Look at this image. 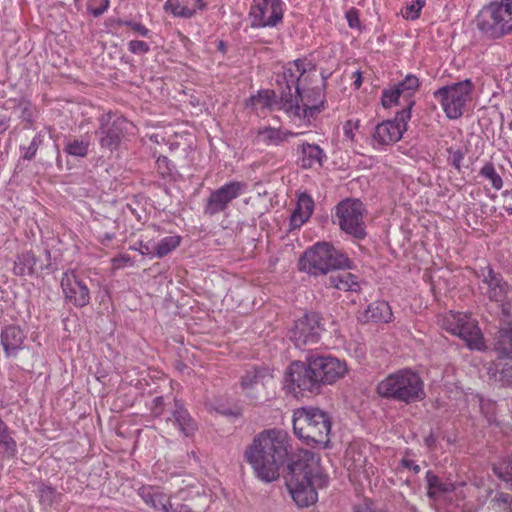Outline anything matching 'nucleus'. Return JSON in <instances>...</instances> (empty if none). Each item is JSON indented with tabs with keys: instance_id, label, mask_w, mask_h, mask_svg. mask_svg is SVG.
Instances as JSON below:
<instances>
[{
	"instance_id": "nucleus-1",
	"label": "nucleus",
	"mask_w": 512,
	"mask_h": 512,
	"mask_svg": "<svg viewBox=\"0 0 512 512\" xmlns=\"http://www.w3.org/2000/svg\"><path fill=\"white\" fill-rule=\"evenodd\" d=\"M303 449L294 452L292 439L282 429H267L260 432L246 448L245 458L256 477L264 483H271L280 476L281 469L297 460Z\"/></svg>"
},
{
	"instance_id": "nucleus-2",
	"label": "nucleus",
	"mask_w": 512,
	"mask_h": 512,
	"mask_svg": "<svg viewBox=\"0 0 512 512\" xmlns=\"http://www.w3.org/2000/svg\"><path fill=\"white\" fill-rule=\"evenodd\" d=\"M311 69L310 62L296 59L284 65L275 75L280 98L279 108L293 120L309 122L324 108L325 99L321 88L314 91L319 97L318 102L307 101L300 105L303 102L302 92L308 78L307 73Z\"/></svg>"
},
{
	"instance_id": "nucleus-3",
	"label": "nucleus",
	"mask_w": 512,
	"mask_h": 512,
	"mask_svg": "<svg viewBox=\"0 0 512 512\" xmlns=\"http://www.w3.org/2000/svg\"><path fill=\"white\" fill-rule=\"evenodd\" d=\"M319 458L311 451H301L297 460L289 464L285 476L286 487L298 507L305 508L318 500L317 488L327 484L317 465Z\"/></svg>"
},
{
	"instance_id": "nucleus-4",
	"label": "nucleus",
	"mask_w": 512,
	"mask_h": 512,
	"mask_svg": "<svg viewBox=\"0 0 512 512\" xmlns=\"http://www.w3.org/2000/svg\"><path fill=\"white\" fill-rule=\"evenodd\" d=\"M331 417L318 407H301L293 413L294 434L314 449L330 448Z\"/></svg>"
},
{
	"instance_id": "nucleus-5",
	"label": "nucleus",
	"mask_w": 512,
	"mask_h": 512,
	"mask_svg": "<svg viewBox=\"0 0 512 512\" xmlns=\"http://www.w3.org/2000/svg\"><path fill=\"white\" fill-rule=\"evenodd\" d=\"M352 267V260L343 251L326 241L317 242L306 249L299 260L300 270L315 277Z\"/></svg>"
},
{
	"instance_id": "nucleus-6",
	"label": "nucleus",
	"mask_w": 512,
	"mask_h": 512,
	"mask_svg": "<svg viewBox=\"0 0 512 512\" xmlns=\"http://www.w3.org/2000/svg\"><path fill=\"white\" fill-rule=\"evenodd\" d=\"M377 393L382 398L411 404L424 399V382L417 372L404 368L381 380L377 385Z\"/></svg>"
},
{
	"instance_id": "nucleus-7",
	"label": "nucleus",
	"mask_w": 512,
	"mask_h": 512,
	"mask_svg": "<svg viewBox=\"0 0 512 512\" xmlns=\"http://www.w3.org/2000/svg\"><path fill=\"white\" fill-rule=\"evenodd\" d=\"M481 35L498 40L512 33V0H493L484 5L475 17Z\"/></svg>"
},
{
	"instance_id": "nucleus-8",
	"label": "nucleus",
	"mask_w": 512,
	"mask_h": 512,
	"mask_svg": "<svg viewBox=\"0 0 512 512\" xmlns=\"http://www.w3.org/2000/svg\"><path fill=\"white\" fill-rule=\"evenodd\" d=\"M476 276L480 280L479 289L489 301L497 304L501 310L502 321L512 320V287L490 265L479 267Z\"/></svg>"
},
{
	"instance_id": "nucleus-9",
	"label": "nucleus",
	"mask_w": 512,
	"mask_h": 512,
	"mask_svg": "<svg viewBox=\"0 0 512 512\" xmlns=\"http://www.w3.org/2000/svg\"><path fill=\"white\" fill-rule=\"evenodd\" d=\"M474 85L470 79L445 85L433 92V97L441 105L446 117L451 120L463 116L472 100Z\"/></svg>"
},
{
	"instance_id": "nucleus-10",
	"label": "nucleus",
	"mask_w": 512,
	"mask_h": 512,
	"mask_svg": "<svg viewBox=\"0 0 512 512\" xmlns=\"http://www.w3.org/2000/svg\"><path fill=\"white\" fill-rule=\"evenodd\" d=\"M441 326L463 339L470 349L482 350L485 347L477 321L467 313L449 311L442 316Z\"/></svg>"
},
{
	"instance_id": "nucleus-11",
	"label": "nucleus",
	"mask_w": 512,
	"mask_h": 512,
	"mask_svg": "<svg viewBox=\"0 0 512 512\" xmlns=\"http://www.w3.org/2000/svg\"><path fill=\"white\" fill-rule=\"evenodd\" d=\"M98 121L99 127L95 134L101 149L113 152L127 135L133 133L134 125L123 116L109 112L101 115Z\"/></svg>"
},
{
	"instance_id": "nucleus-12",
	"label": "nucleus",
	"mask_w": 512,
	"mask_h": 512,
	"mask_svg": "<svg viewBox=\"0 0 512 512\" xmlns=\"http://www.w3.org/2000/svg\"><path fill=\"white\" fill-rule=\"evenodd\" d=\"M285 387L294 395L318 393L322 387L316 369L312 367V356L307 362H292L285 372Z\"/></svg>"
},
{
	"instance_id": "nucleus-13",
	"label": "nucleus",
	"mask_w": 512,
	"mask_h": 512,
	"mask_svg": "<svg viewBox=\"0 0 512 512\" xmlns=\"http://www.w3.org/2000/svg\"><path fill=\"white\" fill-rule=\"evenodd\" d=\"M365 208L358 199H346L336 206V218L342 231L356 239L366 236L364 223Z\"/></svg>"
},
{
	"instance_id": "nucleus-14",
	"label": "nucleus",
	"mask_w": 512,
	"mask_h": 512,
	"mask_svg": "<svg viewBox=\"0 0 512 512\" xmlns=\"http://www.w3.org/2000/svg\"><path fill=\"white\" fill-rule=\"evenodd\" d=\"M284 8L282 0H253L249 10L251 27H276L283 21Z\"/></svg>"
},
{
	"instance_id": "nucleus-15",
	"label": "nucleus",
	"mask_w": 512,
	"mask_h": 512,
	"mask_svg": "<svg viewBox=\"0 0 512 512\" xmlns=\"http://www.w3.org/2000/svg\"><path fill=\"white\" fill-rule=\"evenodd\" d=\"M410 109H403L396 114L393 120L379 123L372 134V144L376 149L391 145L402 138L410 119Z\"/></svg>"
},
{
	"instance_id": "nucleus-16",
	"label": "nucleus",
	"mask_w": 512,
	"mask_h": 512,
	"mask_svg": "<svg viewBox=\"0 0 512 512\" xmlns=\"http://www.w3.org/2000/svg\"><path fill=\"white\" fill-rule=\"evenodd\" d=\"M320 320L318 313L310 312L295 321V325L290 331V339L296 348L302 349L306 345L319 341L323 330Z\"/></svg>"
},
{
	"instance_id": "nucleus-17",
	"label": "nucleus",
	"mask_w": 512,
	"mask_h": 512,
	"mask_svg": "<svg viewBox=\"0 0 512 512\" xmlns=\"http://www.w3.org/2000/svg\"><path fill=\"white\" fill-rule=\"evenodd\" d=\"M272 378V372L268 367L255 366L246 370L240 383L244 396L251 403L260 402L266 394V385Z\"/></svg>"
},
{
	"instance_id": "nucleus-18",
	"label": "nucleus",
	"mask_w": 512,
	"mask_h": 512,
	"mask_svg": "<svg viewBox=\"0 0 512 512\" xmlns=\"http://www.w3.org/2000/svg\"><path fill=\"white\" fill-rule=\"evenodd\" d=\"M246 184L230 181L211 191L204 206V214L213 216L225 211L228 205L245 192Z\"/></svg>"
},
{
	"instance_id": "nucleus-19",
	"label": "nucleus",
	"mask_w": 512,
	"mask_h": 512,
	"mask_svg": "<svg viewBox=\"0 0 512 512\" xmlns=\"http://www.w3.org/2000/svg\"><path fill=\"white\" fill-rule=\"evenodd\" d=\"M61 288L68 303L79 308L89 304L91 298L89 288L74 271H66L63 274Z\"/></svg>"
},
{
	"instance_id": "nucleus-20",
	"label": "nucleus",
	"mask_w": 512,
	"mask_h": 512,
	"mask_svg": "<svg viewBox=\"0 0 512 512\" xmlns=\"http://www.w3.org/2000/svg\"><path fill=\"white\" fill-rule=\"evenodd\" d=\"M312 367L316 369L321 385L336 382L347 370L344 362L331 356L312 355Z\"/></svg>"
},
{
	"instance_id": "nucleus-21",
	"label": "nucleus",
	"mask_w": 512,
	"mask_h": 512,
	"mask_svg": "<svg viewBox=\"0 0 512 512\" xmlns=\"http://www.w3.org/2000/svg\"><path fill=\"white\" fill-rule=\"evenodd\" d=\"M165 420L168 425H172L184 436H191L197 429L196 422L179 400H174V404L169 410V416Z\"/></svg>"
},
{
	"instance_id": "nucleus-22",
	"label": "nucleus",
	"mask_w": 512,
	"mask_h": 512,
	"mask_svg": "<svg viewBox=\"0 0 512 512\" xmlns=\"http://www.w3.org/2000/svg\"><path fill=\"white\" fill-rule=\"evenodd\" d=\"M26 335L20 326L15 324L6 325L0 334V344L7 358L16 357L24 348Z\"/></svg>"
},
{
	"instance_id": "nucleus-23",
	"label": "nucleus",
	"mask_w": 512,
	"mask_h": 512,
	"mask_svg": "<svg viewBox=\"0 0 512 512\" xmlns=\"http://www.w3.org/2000/svg\"><path fill=\"white\" fill-rule=\"evenodd\" d=\"M301 134L302 132L294 133L289 130L267 126L258 129L256 142L266 146H279L288 141L290 137H297Z\"/></svg>"
},
{
	"instance_id": "nucleus-24",
	"label": "nucleus",
	"mask_w": 512,
	"mask_h": 512,
	"mask_svg": "<svg viewBox=\"0 0 512 512\" xmlns=\"http://www.w3.org/2000/svg\"><path fill=\"white\" fill-rule=\"evenodd\" d=\"M314 210V201L306 193L298 197L297 205L290 217V226L293 229L301 227L309 220Z\"/></svg>"
},
{
	"instance_id": "nucleus-25",
	"label": "nucleus",
	"mask_w": 512,
	"mask_h": 512,
	"mask_svg": "<svg viewBox=\"0 0 512 512\" xmlns=\"http://www.w3.org/2000/svg\"><path fill=\"white\" fill-rule=\"evenodd\" d=\"M138 494L142 500L153 509L160 512H167L170 498L163 493L159 487L143 486L139 489Z\"/></svg>"
},
{
	"instance_id": "nucleus-26",
	"label": "nucleus",
	"mask_w": 512,
	"mask_h": 512,
	"mask_svg": "<svg viewBox=\"0 0 512 512\" xmlns=\"http://www.w3.org/2000/svg\"><path fill=\"white\" fill-rule=\"evenodd\" d=\"M392 310L386 301H375L368 305L361 315L364 322L388 323L392 319Z\"/></svg>"
},
{
	"instance_id": "nucleus-27",
	"label": "nucleus",
	"mask_w": 512,
	"mask_h": 512,
	"mask_svg": "<svg viewBox=\"0 0 512 512\" xmlns=\"http://www.w3.org/2000/svg\"><path fill=\"white\" fill-rule=\"evenodd\" d=\"M328 286L346 292H359L361 289V282L358 277L350 272L342 271L330 275L328 279Z\"/></svg>"
},
{
	"instance_id": "nucleus-28",
	"label": "nucleus",
	"mask_w": 512,
	"mask_h": 512,
	"mask_svg": "<svg viewBox=\"0 0 512 512\" xmlns=\"http://www.w3.org/2000/svg\"><path fill=\"white\" fill-rule=\"evenodd\" d=\"M301 154V166L303 168H312L315 165L321 167L327 158L322 148L310 143H302Z\"/></svg>"
},
{
	"instance_id": "nucleus-29",
	"label": "nucleus",
	"mask_w": 512,
	"mask_h": 512,
	"mask_svg": "<svg viewBox=\"0 0 512 512\" xmlns=\"http://www.w3.org/2000/svg\"><path fill=\"white\" fill-rule=\"evenodd\" d=\"M91 145V137L85 134L81 137H69L65 141L63 151L75 158H85Z\"/></svg>"
},
{
	"instance_id": "nucleus-30",
	"label": "nucleus",
	"mask_w": 512,
	"mask_h": 512,
	"mask_svg": "<svg viewBox=\"0 0 512 512\" xmlns=\"http://www.w3.org/2000/svg\"><path fill=\"white\" fill-rule=\"evenodd\" d=\"M427 481V494L432 499H440L445 494L454 490V484L451 482H444L432 471L426 473Z\"/></svg>"
},
{
	"instance_id": "nucleus-31",
	"label": "nucleus",
	"mask_w": 512,
	"mask_h": 512,
	"mask_svg": "<svg viewBox=\"0 0 512 512\" xmlns=\"http://www.w3.org/2000/svg\"><path fill=\"white\" fill-rule=\"evenodd\" d=\"M36 262L32 251L23 252L16 257L13 272L17 276L31 275L34 273Z\"/></svg>"
},
{
	"instance_id": "nucleus-32",
	"label": "nucleus",
	"mask_w": 512,
	"mask_h": 512,
	"mask_svg": "<svg viewBox=\"0 0 512 512\" xmlns=\"http://www.w3.org/2000/svg\"><path fill=\"white\" fill-rule=\"evenodd\" d=\"M495 349L501 357H512V326L500 329Z\"/></svg>"
},
{
	"instance_id": "nucleus-33",
	"label": "nucleus",
	"mask_w": 512,
	"mask_h": 512,
	"mask_svg": "<svg viewBox=\"0 0 512 512\" xmlns=\"http://www.w3.org/2000/svg\"><path fill=\"white\" fill-rule=\"evenodd\" d=\"M494 474L512 489V454L493 465Z\"/></svg>"
},
{
	"instance_id": "nucleus-34",
	"label": "nucleus",
	"mask_w": 512,
	"mask_h": 512,
	"mask_svg": "<svg viewBox=\"0 0 512 512\" xmlns=\"http://www.w3.org/2000/svg\"><path fill=\"white\" fill-rule=\"evenodd\" d=\"M181 242V237L178 235L166 236L158 243H155V257L163 258L174 249H176Z\"/></svg>"
},
{
	"instance_id": "nucleus-35",
	"label": "nucleus",
	"mask_w": 512,
	"mask_h": 512,
	"mask_svg": "<svg viewBox=\"0 0 512 512\" xmlns=\"http://www.w3.org/2000/svg\"><path fill=\"white\" fill-rule=\"evenodd\" d=\"M164 9L170 11L174 16L182 18H191L196 13V8L183 5L180 0H167L164 4Z\"/></svg>"
},
{
	"instance_id": "nucleus-36",
	"label": "nucleus",
	"mask_w": 512,
	"mask_h": 512,
	"mask_svg": "<svg viewBox=\"0 0 512 512\" xmlns=\"http://www.w3.org/2000/svg\"><path fill=\"white\" fill-rule=\"evenodd\" d=\"M479 175L489 180L494 189L500 190L503 187V180L501 176L496 172L492 162H486L480 169Z\"/></svg>"
},
{
	"instance_id": "nucleus-37",
	"label": "nucleus",
	"mask_w": 512,
	"mask_h": 512,
	"mask_svg": "<svg viewBox=\"0 0 512 512\" xmlns=\"http://www.w3.org/2000/svg\"><path fill=\"white\" fill-rule=\"evenodd\" d=\"M394 85L399 88L403 97H409L418 89L420 81L416 75L407 74L402 81Z\"/></svg>"
},
{
	"instance_id": "nucleus-38",
	"label": "nucleus",
	"mask_w": 512,
	"mask_h": 512,
	"mask_svg": "<svg viewBox=\"0 0 512 512\" xmlns=\"http://www.w3.org/2000/svg\"><path fill=\"white\" fill-rule=\"evenodd\" d=\"M43 142H44V133L40 131L33 137L29 146H27V147L20 146V150L22 152V158L24 160H28V161L32 160L35 157L38 148L43 144Z\"/></svg>"
},
{
	"instance_id": "nucleus-39",
	"label": "nucleus",
	"mask_w": 512,
	"mask_h": 512,
	"mask_svg": "<svg viewBox=\"0 0 512 512\" xmlns=\"http://www.w3.org/2000/svg\"><path fill=\"white\" fill-rule=\"evenodd\" d=\"M156 169L158 175L164 180L173 179L175 166L174 164L166 157L159 156L156 160Z\"/></svg>"
},
{
	"instance_id": "nucleus-40",
	"label": "nucleus",
	"mask_w": 512,
	"mask_h": 512,
	"mask_svg": "<svg viewBox=\"0 0 512 512\" xmlns=\"http://www.w3.org/2000/svg\"><path fill=\"white\" fill-rule=\"evenodd\" d=\"M400 97H403V95L400 93L399 88H396L395 85H393L382 91L381 103L383 107L390 108L398 104Z\"/></svg>"
},
{
	"instance_id": "nucleus-41",
	"label": "nucleus",
	"mask_w": 512,
	"mask_h": 512,
	"mask_svg": "<svg viewBox=\"0 0 512 512\" xmlns=\"http://www.w3.org/2000/svg\"><path fill=\"white\" fill-rule=\"evenodd\" d=\"M56 490L48 485L41 484L38 486V496L40 498L41 503L44 505H52L56 499Z\"/></svg>"
},
{
	"instance_id": "nucleus-42",
	"label": "nucleus",
	"mask_w": 512,
	"mask_h": 512,
	"mask_svg": "<svg viewBox=\"0 0 512 512\" xmlns=\"http://www.w3.org/2000/svg\"><path fill=\"white\" fill-rule=\"evenodd\" d=\"M275 92L269 90L260 91L256 96L251 97L253 105L262 104L263 107H271L274 103Z\"/></svg>"
},
{
	"instance_id": "nucleus-43",
	"label": "nucleus",
	"mask_w": 512,
	"mask_h": 512,
	"mask_svg": "<svg viewBox=\"0 0 512 512\" xmlns=\"http://www.w3.org/2000/svg\"><path fill=\"white\" fill-rule=\"evenodd\" d=\"M425 5V0H416L411 4L407 5L404 12L403 17L410 20H415L419 18L420 12Z\"/></svg>"
},
{
	"instance_id": "nucleus-44",
	"label": "nucleus",
	"mask_w": 512,
	"mask_h": 512,
	"mask_svg": "<svg viewBox=\"0 0 512 512\" xmlns=\"http://www.w3.org/2000/svg\"><path fill=\"white\" fill-rule=\"evenodd\" d=\"M109 5L110 0H90L87 6V10L94 17H99L108 10Z\"/></svg>"
},
{
	"instance_id": "nucleus-45",
	"label": "nucleus",
	"mask_w": 512,
	"mask_h": 512,
	"mask_svg": "<svg viewBox=\"0 0 512 512\" xmlns=\"http://www.w3.org/2000/svg\"><path fill=\"white\" fill-rule=\"evenodd\" d=\"M128 50L132 54L143 55L150 51V46L148 43L141 40H131L128 43Z\"/></svg>"
},
{
	"instance_id": "nucleus-46",
	"label": "nucleus",
	"mask_w": 512,
	"mask_h": 512,
	"mask_svg": "<svg viewBox=\"0 0 512 512\" xmlns=\"http://www.w3.org/2000/svg\"><path fill=\"white\" fill-rule=\"evenodd\" d=\"M449 163L458 171L461 169V163L464 159V153L460 150H454L452 147L447 149Z\"/></svg>"
},
{
	"instance_id": "nucleus-47",
	"label": "nucleus",
	"mask_w": 512,
	"mask_h": 512,
	"mask_svg": "<svg viewBox=\"0 0 512 512\" xmlns=\"http://www.w3.org/2000/svg\"><path fill=\"white\" fill-rule=\"evenodd\" d=\"M121 24L131 28L132 31L142 37H149L150 35V30L141 23L125 20L121 21Z\"/></svg>"
},
{
	"instance_id": "nucleus-48",
	"label": "nucleus",
	"mask_w": 512,
	"mask_h": 512,
	"mask_svg": "<svg viewBox=\"0 0 512 512\" xmlns=\"http://www.w3.org/2000/svg\"><path fill=\"white\" fill-rule=\"evenodd\" d=\"M360 126V120L359 119H349L347 120L343 125V132L344 135L349 138L350 140H353L355 136V131L358 130Z\"/></svg>"
},
{
	"instance_id": "nucleus-49",
	"label": "nucleus",
	"mask_w": 512,
	"mask_h": 512,
	"mask_svg": "<svg viewBox=\"0 0 512 512\" xmlns=\"http://www.w3.org/2000/svg\"><path fill=\"white\" fill-rule=\"evenodd\" d=\"M346 20L348 23V26L352 29L360 28V18H359V11L352 7L346 12Z\"/></svg>"
},
{
	"instance_id": "nucleus-50",
	"label": "nucleus",
	"mask_w": 512,
	"mask_h": 512,
	"mask_svg": "<svg viewBox=\"0 0 512 512\" xmlns=\"http://www.w3.org/2000/svg\"><path fill=\"white\" fill-rule=\"evenodd\" d=\"M499 380L504 385H512V363H505V365L500 370Z\"/></svg>"
},
{
	"instance_id": "nucleus-51",
	"label": "nucleus",
	"mask_w": 512,
	"mask_h": 512,
	"mask_svg": "<svg viewBox=\"0 0 512 512\" xmlns=\"http://www.w3.org/2000/svg\"><path fill=\"white\" fill-rule=\"evenodd\" d=\"M139 247L134 248L138 250L142 255L155 257V243L139 241Z\"/></svg>"
},
{
	"instance_id": "nucleus-52",
	"label": "nucleus",
	"mask_w": 512,
	"mask_h": 512,
	"mask_svg": "<svg viewBox=\"0 0 512 512\" xmlns=\"http://www.w3.org/2000/svg\"><path fill=\"white\" fill-rule=\"evenodd\" d=\"M164 411V398L157 396L152 400L151 412L155 417H159Z\"/></svg>"
},
{
	"instance_id": "nucleus-53",
	"label": "nucleus",
	"mask_w": 512,
	"mask_h": 512,
	"mask_svg": "<svg viewBox=\"0 0 512 512\" xmlns=\"http://www.w3.org/2000/svg\"><path fill=\"white\" fill-rule=\"evenodd\" d=\"M375 508L376 507L373 502L363 500L362 502L354 505L353 512H373Z\"/></svg>"
},
{
	"instance_id": "nucleus-54",
	"label": "nucleus",
	"mask_w": 512,
	"mask_h": 512,
	"mask_svg": "<svg viewBox=\"0 0 512 512\" xmlns=\"http://www.w3.org/2000/svg\"><path fill=\"white\" fill-rule=\"evenodd\" d=\"M167 512H195L189 505L184 503L172 504L170 502Z\"/></svg>"
},
{
	"instance_id": "nucleus-55",
	"label": "nucleus",
	"mask_w": 512,
	"mask_h": 512,
	"mask_svg": "<svg viewBox=\"0 0 512 512\" xmlns=\"http://www.w3.org/2000/svg\"><path fill=\"white\" fill-rule=\"evenodd\" d=\"M495 499L499 504L506 505L512 512V495L508 493H498Z\"/></svg>"
},
{
	"instance_id": "nucleus-56",
	"label": "nucleus",
	"mask_w": 512,
	"mask_h": 512,
	"mask_svg": "<svg viewBox=\"0 0 512 512\" xmlns=\"http://www.w3.org/2000/svg\"><path fill=\"white\" fill-rule=\"evenodd\" d=\"M401 465L404 467V468H407V469H410L412 470L414 473H419L420 471V466L418 464H416L413 460L411 459H402L401 460Z\"/></svg>"
},
{
	"instance_id": "nucleus-57",
	"label": "nucleus",
	"mask_w": 512,
	"mask_h": 512,
	"mask_svg": "<svg viewBox=\"0 0 512 512\" xmlns=\"http://www.w3.org/2000/svg\"><path fill=\"white\" fill-rule=\"evenodd\" d=\"M115 238V233L113 232H103V233H100L98 235V239L99 241L106 245L108 244L110 241H112L113 239Z\"/></svg>"
},
{
	"instance_id": "nucleus-58",
	"label": "nucleus",
	"mask_w": 512,
	"mask_h": 512,
	"mask_svg": "<svg viewBox=\"0 0 512 512\" xmlns=\"http://www.w3.org/2000/svg\"><path fill=\"white\" fill-rule=\"evenodd\" d=\"M21 118H22V120L27 121V122L33 121V115H32L31 109L28 105H25L22 108Z\"/></svg>"
},
{
	"instance_id": "nucleus-59",
	"label": "nucleus",
	"mask_w": 512,
	"mask_h": 512,
	"mask_svg": "<svg viewBox=\"0 0 512 512\" xmlns=\"http://www.w3.org/2000/svg\"><path fill=\"white\" fill-rule=\"evenodd\" d=\"M206 7V4L203 0H193V5L190 8H196L197 10H203Z\"/></svg>"
},
{
	"instance_id": "nucleus-60",
	"label": "nucleus",
	"mask_w": 512,
	"mask_h": 512,
	"mask_svg": "<svg viewBox=\"0 0 512 512\" xmlns=\"http://www.w3.org/2000/svg\"><path fill=\"white\" fill-rule=\"evenodd\" d=\"M436 442L435 436L431 433L425 438V443L429 448H432Z\"/></svg>"
},
{
	"instance_id": "nucleus-61",
	"label": "nucleus",
	"mask_w": 512,
	"mask_h": 512,
	"mask_svg": "<svg viewBox=\"0 0 512 512\" xmlns=\"http://www.w3.org/2000/svg\"><path fill=\"white\" fill-rule=\"evenodd\" d=\"M356 74V79L354 80L353 82V85L356 89L360 88L361 84H362V76H361V73L359 71L355 72Z\"/></svg>"
},
{
	"instance_id": "nucleus-62",
	"label": "nucleus",
	"mask_w": 512,
	"mask_h": 512,
	"mask_svg": "<svg viewBox=\"0 0 512 512\" xmlns=\"http://www.w3.org/2000/svg\"><path fill=\"white\" fill-rule=\"evenodd\" d=\"M218 48H219V50H221V51H223V52L225 51V44H224V42H223V41H220V42H219V46H218Z\"/></svg>"
},
{
	"instance_id": "nucleus-63",
	"label": "nucleus",
	"mask_w": 512,
	"mask_h": 512,
	"mask_svg": "<svg viewBox=\"0 0 512 512\" xmlns=\"http://www.w3.org/2000/svg\"><path fill=\"white\" fill-rule=\"evenodd\" d=\"M505 210L509 215H512V207H506Z\"/></svg>"
}]
</instances>
